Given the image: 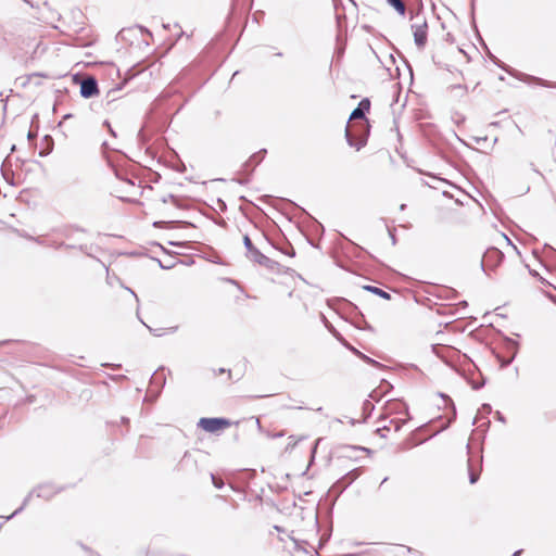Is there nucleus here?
I'll list each match as a JSON object with an SVG mask.
<instances>
[{"mask_svg":"<svg viewBox=\"0 0 556 556\" xmlns=\"http://www.w3.org/2000/svg\"><path fill=\"white\" fill-rule=\"evenodd\" d=\"M266 153V150L263 149L256 153H254L244 164L245 168H254L256 165H258L262 160L264 159V155Z\"/></svg>","mask_w":556,"mask_h":556,"instance_id":"nucleus-9","label":"nucleus"},{"mask_svg":"<svg viewBox=\"0 0 556 556\" xmlns=\"http://www.w3.org/2000/svg\"><path fill=\"white\" fill-rule=\"evenodd\" d=\"M224 372H226V369H224V368L218 369V374H224Z\"/></svg>","mask_w":556,"mask_h":556,"instance_id":"nucleus-17","label":"nucleus"},{"mask_svg":"<svg viewBox=\"0 0 556 556\" xmlns=\"http://www.w3.org/2000/svg\"><path fill=\"white\" fill-rule=\"evenodd\" d=\"M504 258V254L496 248H489L481 260V268L483 271H488V269H494L498 266Z\"/></svg>","mask_w":556,"mask_h":556,"instance_id":"nucleus-2","label":"nucleus"},{"mask_svg":"<svg viewBox=\"0 0 556 556\" xmlns=\"http://www.w3.org/2000/svg\"><path fill=\"white\" fill-rule=\"evenodd\" d=\"M414 33V41L419 49H422L427 43L428 25L424 21L421 24L412 25Z\"/></svg>","mask_w":556,"mask_h":556,"instance_id":"nucleus-5","label":"nucleus"},{"mask_svg":"<svg viewBox=\"0 0 556 556\" xmlns=\"http://www.w3.org/2000/svg\"><path fill=\"white\" fill-rule=\"evenodd\" d=\"M370 109V101L363 99L356 109H354L350 115V121L361 119L359 124H354L351 128H346L345 137L349 146L359 150L366 144L367 136L369 132L368 121L365 115Z\"/></svg>","mask_w":556,"mask_h":556,"instance_id":"nucleus-1","label":"nucleus"},{"mask_svg":"<svg viewBox=\"0 0 556 556\" xmlns=\"http://www.w3.org/2000/svg\"><path fill=\"white\" fill-rule=\"evenodd\" d=\"M468 473H469V482L471 484L476 483L479 479V473L477 471H475L470 466L468 468Z\"/></svg>","mask_w":556,"mask_h":556,"instance_id":"nucleus-12","label":"nucleus"},{"mask_svg":"<svg viewBox=\"0 0 556 556\" xmlns=\"http://www.w3.org/2000/svg\"><path fill=\"white\" fill-rule=\"evenodd\" d=\"M198 425L204 431L213 433L228 427L230 422L225 418H201Z\"/></svg>","mask_w":556,"mask_h":556,"instance_id":"nucleus-4","label":"nucleus"},{"mask_svg":"<svg viewBox=\"0 0 556 556\" xmlns=\"http://www.w3.org/2000/svg\"><path fill=\"white\" fill-rule=\"evenodd\" d=\"M519 554H520V551H518V552L514 553V555H513V556H518Z\"/></svg>","mask_w":556,"mask_h":556,"instance_id":"nucleus-22","label":"nucleus"},{"mask_svg":"<svg viewBox=\"0 0 556 556\" xmlns=\"http://www.w3.org/2000/svg\"><path fill=\"white\" fill-rule=\"evenodd\" d=\"M39 154H40V156H45V155H47V153H46V152H43V151H41Z\"/></svg>","mask_w":556,"mask_h":556,"instance_id":"nucleus-18","label":"nucleus"},{"mask_svg":"<svg viewBox=\"0 0 556 556\" xmlns=\"http://www.w3.org/2000/svg\"><path fill=\"white\" fill-rule=\"evenodd\" d=\"M99 93L98 83L93 77H87L80 83V96L85 99L92 98Z\"/></svg>","mask_w":556,"mask_h":556,"instance_id":"nucleus-6","label":"nucleus"},{"mask_svg":"<svg viewBox=\"0 0 556 556\" xmlns=\"http://www.w3.org/2000/svg\"><path fill=\"white\" fill-rule=\"evenodd\" d=\"M211 478H212V481H213V484L217 488V489H222L223 485H224V482L218 479L217 477H215L214 475H211Z\"/></svg>","mask_w":556,"mask_h":556,"instance_id":"nucleus-13","label":"nucleus"},{"mask_svg":"<svg viewBox=\"0 0 556 556\" xmlns=\"http://www.w3.org/2000/svg\"><path fill=\"white\" fill-rule=\"evenodd\" d=\"M388 4L392 7L400 15H405L406 5L403 0H387Z\"/></svg>","mask_w":556,"mask_h":556,"instance_id":"nucleus-10","label":"nucleus"},{"mask_svg":"<svg viewBox=\"0 0 556 556\" xmlns=\"http://www.w3.org/2000/svg\"><path fill=\"white\" fill-rule=\"evenodd\" d=\"M391 240L393 241V243L395 242V237L393 235H391Z\"/></svg>","mask_w":556,"mask_h":556,"instance_id":"nucleus-19","label":"nucleus"},{"mask_svg":"<svg viewBox=\"0 0 556 556\" xmlns=\"http://www.w3.org/2000/svg\"><path fill=\"white\" fill-rule=\"evenodd\" d=\"M364 290L369 291V292H371L382 299H386V300H390V298H391V295L388 292H386L384 290H382L378 287L368 285V286H364Z\"/></svg>","mask_w":556,"mask_h":556,"instance_id":"nucleus-11","label":"nucleus"},{"mask_svg":"<svg viewBox=\"0 0 556 556\" xmlns=\"http://www.w3.org/2000/svg\"><path fill=\"white\" fill-rule=\"evenodd\" d=\"M483 407L486 408V409H491L490 405H486V404L483 405Z\"/></svg>","mask_w":556,"mask_h":556,"instance_id":"nucleus-20","label":"nucleus"},{"mask_svg":"<svg viewBox=\"0 0 556 556\" xmlns=\"http://www.w3.org/2000/svg\"><path fill=\"white\" fill-rule=\"evenodd\" d=\"M30 500V497H26L25 501H24V504H22V507H25L26 503Z\"/></svg>","mask_w":556,"mask_h":556,"instance_id":"nucleus-15","label":"nucleus"},{"mask_svg":"<svg viewBox=\"0 0 556 556\" xmlns=\"http://www.w3.org/2000/svg\"><path fill=\"white\" fill-rule=\"evenodd\" d=\"M22 508H23V507H21V508H20V509H17V510H14V514H13V515L17 514Z\"/></svg>","mask_w":556,"mask_h":556,"instance_id":"nucleus-24","label":"nucleus"},{"mask_svg":"<svg viewBox=\"0 0 556 556\" xmlns=\"http://www.w3.org/2000/svg\"><path fill=\"white\" fill-rule=\"evenodd\" d=\"M243 244L247 249V256L249 260L265 266L269 263L270 260L253 245L248 235L243 236Z\"/></svg>","mask_w":556,"mask_h":556,"instance_id":"nucleus-3","label":"nucleus"},{"mask_svg":"<svg viewBox=\"0 0 556 556\" xmlns=\"http://www.w3.org/2000/svg\"><path fill=\"white\" fill-rule=\"evenodd\" d=\"M364 358L368 362V363H371V364H378L376 361L367 357V356H364Z\"/></svg>","mask_w":556,"mask_h":556,"instance_id":"nucleus-14","label":"nucleus"},{"mask_svg":"<svg viewBox=\"0 0 556 556\" xmlns=\"http://www.w3.org/2000/svg\"><path fill=\"white\" fill-rule=\"evenodd\" d=\"M15 151V146L13 144L11 148V152Z\"/></svg>","mask_w":556,"mask_h":556,"instance_id":"nucleus-23","label":"nucleus"},{"mask_svg":"<svg viewBox=\"0 0 556 556\" xmlns=\"http://www.w3.org/2000/svg\"><path fill=\"white\" fill-rule=\"evenodd\" d=\"M361 476V470L358 468L351 470L345 476H343L338 484H342L343 488L349 486L353 481H355Z\"/></svg>","mask_w":556,"mask_h":556,"instance_id":"nucleus-8","label":"nucleus"},{"mask_svg":"<svg viewBox=\"0 0 556 556\" xmlns=\"http://www.w3.org/2000/svg\"><path fill=\"white\" fill-rule=\"evenodd\" d=\"M58 492L59 490L54 485L50 483H45L38 485L34 491H31L28 494V497H31L34 494H36L37 497L50 500Z\"/></svg>","mask_w":556,"mask_h":556,"instance_id":"nucleus-7","label":"nucleus"},{"mask_svg":"<svg viewBox=\"0 0 556 556\" xmlns=\"http://www.w3.org/2000/svg\"><path fill=\"white\" fill-rule=\"evenodd\" d=\"M122 421L126 424V422H128V419L127 418H123Z\"/></svg>","mask_w":556,"mask_h":556,"instance_id":"nucleus-21","label":"nucleus"},{"mask_svg":"<svg viewBox=\"0 0 556 556\" xmlns=\"http://www.w3.org/2000/svg\"><path fill=\"white\" fill-rule=\"evenodd\" d=\"M496 414H497V416H498V420L504 421L503 416H502L498 412H497Z\"/></svg>","mask_w":556,"mask_h":556,"instance_id":"nucleus-16","label":"nucleus"}]
</instances>
